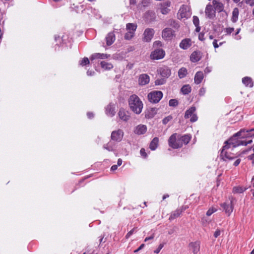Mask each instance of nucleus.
<instances>
[{"instance_id":"obj_1","label":"nucleus","mask_w":254,"mask_h":254,"mask_svg":"<svg viewBox=\"0 0 254 254\" xmlns=\"http://www.w3.org/2000/svg\"><path fill=\"white\" fill-rule=\"evenodd\" d=\"M128 103L130 108L134 113L139 114L141 112L143 103L137 96L134 94L130 96Z\"/></svg>"},{"instance_id":"obj_2","label":"nucleus","mask_w":254,"mask_h":254,"mask_svg":"<svg viewBox=\"0 0 254 254\" xmlns=\"http://www.w3.org/2000/svg\"><path fill=\"white\" fill-rule=\"evenodd\" d=\"M249 131V130H246V129H241L239 131L235 133L229 140L225 141V143L232 145L233 147H236L240 145L246 146V141L239 140V142H234L233 140L235 139V137H241L243 138L242 136L245 135L244 133L248 132Z\"/></svg>"},{"instance_id":"obj_3","label":"nucleus","mask_w":254,"mask_h":254,"mask_svg":"<svg viewBox=\"0 0 254 254\" xmlns=\"http://www.w3.org/2000/svg\"><path fill=\"white\" fill-rule=\"evenodd\" d=\"M231 144H226L225 146L223 147L220 154V157L225 161L227 160H231L234 158L237 157L239 155L237 154L232 153L227 150L230 148V145Z\"/></svg>"},{"instance_id":"obj_4","label":"nucleus","mask_w":254,"mask_h":254,"mask_svg":"<svg viewBox=\"0 0 254 254\" xmlns=\"http://www.w3.org/2000/svg\"><path fill=\"white\" fill-rule=\"evenodd\" d=\"M168 143L170 147L174 149L181 148L182 146L181 140L177 133L173 134L169 138Z\"/></svg>"},{"instance_id":"obj_5","label":"nucleus","mask_w":254,"mask_h":254,"mask_svg":"<svg viewBox=\"0 0 254 254\" xmlns=\"http://www.w3.org/2000/svg\"><path fill=\"white\" fill-rule=\"evenodd\" d=\"M163 97V93L160 91H153L148 94V100L153 103L159 102Z\"/></svg>"},{"instance_id":"obj_6","label":"nucleus","mask_w":254,"mask_h":254,"mask_svg":"<svg viewBox=\"0 0 254 254\" xmlns=\"http://www.w3.org/2000/svg\"><path fill=\"white\" fill-rule=\"evenodd\" d=\"M177 15L179 19L189 18L191 15L190 8L186 5H183L180 8Z\"/></svg>"},{"instance_id":"obj_7","label":"nucleus","mask_w":254,"mask_h":254,"mask_svg":"<svg viewBox=\"0 0 254 254\" xmlns=\"http://www.w3.org/2000/svg\"><path fill=\"white\" fill-rule=\"evenodd\" d=\"M195 108L191 107L187 110L185 114V118L188 119L190 117V121L191 122H194L197 121V117L194 113L195 111Z\"/></svg>"},{"instance_id":"obj_8","label":"nucleus","mask_w":254,"mask_h":254,"mask_svg":"<svg viewBox=\"0 0 254 254\" xmlns=\"http://www.w3.org/2000/svg\"><path fill=\"white\" fill-rule=\"evenodd\" d=\"M175 36V31L169 28H166L162 32V37L165 40H170Z\"/></svg>"},{"instance_id":"obj_9","label":"nucleus","mask_w":254,"mask_h":254,"mask_svg":"<svg viewBox=\"0 0 254 254\" xmlns=\"http://www.w3.org/2000/svg\"><path fill=\"white\" fill-rule=\"evenodd\" d=\"M124 132L121 129L113 131L111 133V139L114 141L120 142L122 140Z\"/></svg>"},{"instance_id":"obj_10","label":"nucleus","mask_w":254,"mask_h":254,"mask_svg":"<svg viewBox=\"0 0 254 254\" xmlns=\"http://www.w3.org/2000/svg\"><path fill=\"white\" fill-rule=\"evenodd\" d=\"M165 52L162 49H157L151 53L150 57L152 59L159 60L164 58Z\"/></svg>"},{"instance_id":"obj_11","label":"nucleus","mask_w":254,"mask_h":254,"mask_svg":"<svg viewBox=\"0 0 254 254\" xmlns=\"http://www.w3.org/2000/svg\"><path fill=\"white\" fill-rule=\"evenodd\" d=\"M154 34L153 29L148 28L145 29L143 33V40L146 42H149L151 41Z\"/></svg>"},{"instance_id":"obj_12","label":"nucleus","mask_w":254,"mask_h":254,"mask_svg":"<svg viewBox=\"0 0 254 254\" xmlns=\"http://www.w3.org/2000/svg\"><path fill=\"white\" fill-rule=\"evenodd\" d=\"M160 12L163 14H167L170 11L169 7L171 6V2L169 0H166L160 4Z\"/></svg>"},{"instance_id":"obj_13","label":"nucleus","mask_w":254,"mask_h":254,"mask_svg":"<svg viewBox=\"0 0 254 254\" xmlns=\"http://www.w3.org/2000/svg\"><path fill=\"white\" fill-rule=\"evenodd\" d=\"M205 13L207 18L209 19H213L215 17V10L210 4L206 5Z\"/></svg>"},{"instance_id":"obj_14","label":"nucleus","mask_w":254,"mask_h":254,"mask_svg":"<svg viewBox=\"0 0 254 254\" xmlns=\"http://www.w3.org/2000/svg\"><path fill=\"white\" fill-rule=\"evenodd\" d=\"M158 72L164 77L168 78L171 75V70L167 66H163L158 69Z\"/></svg>"},{"instance_id":"obj_15","label":"nucleus","mask_w":254,"mask_h":254,"mask_svg":"<svg viewBox=\"0 0 254 254\" xmlns=\"http://www.w3.org/2000/svg\"><path fill=\"white\" fill-rule=\"evenodd\" d=\"M221 206L223 208L225 213L227 214L228 216H229L233 209V199H232L231 200L230 204L223 203L221 204Z\"/></svg>"},{"instance_id":"obj_16","label":"nucleus","mask_w":254,"mask_h":254,"mask_svg":"<svg viewBox=\"0 0 254 254\" xmlns=\"http://www.w3.org/2000/svg\"><path fill=\"white\" fill-rule=\"evenodd\" d=\"M188 207L187 206H183L180 208L177 209L176 210L172 213L171 215L169 217V220H172L179 217L181 214V213L184 210H185Z\"/></svg>"},{"instance_id":"obj_17","label":"nucleus","mask_w":254,"mask_h":254,"mask_svg":"<svg viewBox=\"0 0 254 254\" xmlns=\"http://www.w3.org/2000/svg\"><path fill=\"white\" fill-rule=\"evenodd\" d=\"M202 57V53L198 51H194L190 56V60L193 63L198 62Z\"/></svg>"},{"instance_id":"obj_18","label":"nucleus","mask_w":254,"mask_h":254,"mask_svg":"<svg viewBox=\"0 0 254 254\" xmlns=\"http://www.w3.org/2000/svg\"><path fill=\"white\" fill-rule=\"evenodd\" d=\"M191 39L186 38L182 40L180 43V47L182 49L187 50L191 46Z\"/></svg>"},{"instance_id":"obj_19","label":"nucleus","mask_w":254,"mask_h":254,"mask_svg":"<svg viewBox=\"0 0 254 254\" xmlns=\"http://www.w3.org/2000/svg\"><path fill=\"white\" fill-rule=\"evenodd\" d=\"M149 76L146 74L140 75L138 79V83L140 85H145L149 82Z\"/></svg>"},{"instance_id":"obj_20","label":"nucleus","mask_w":254,"mask_h":254,"mask_svg":"<svg viewBox=\"0 0 254 254\" xmlns=\"http://www.w3.org/2000/svg\"><path fill=\"white\" fill-rule=\"evenodd\" d=\"M147 127L146 126L139 125L135 127L134 132L137 134L140 135L145 133Z\"/></svg>"},{"instance_id":"obj_21","label":"nucleus","mask_w":254,"mask_h":254,"mask_svg":"<svg viewBox=\"0 0 254 254\" xmlns=\"http://www.w3.org/2000/svg\"><path fill=\"white\" fill-rule=\"evenodd\" d=\"M212 4L214 6L215 11H217L219 12L222 11L224 9L223 4L217 0H213Z\"/></svg>"},{"instance_id":"obj_22","label":"nucleus","mask_w":254,"mask_h":254,"mask_svg":"<svg viewBox=\"0 0 254 254\" xmlns=\"http://www.w3.org/2000/svg\"><path fill=\"white\" fill-rule=\"evenodd\" d=\"M115 40V35L114 33L110 32L108 33L106 37V44L108 46L111 45Z\"/></svg>"},{"instance_id":"obj_23","label":"nucleus","mask_w":254,"mask_h":254,"mask_svg":"<svg viewBox=\"0 0 254 254\" xmlns=\"http://www.w3.org/2000/svg\"><path fill=\"white\" fill-rule=\"evenodd\" d=\"M118 116L120 119L124 121H127L129 120V116L127 114L126 111L121 109L118 113Z\"/></svg>"},{"instance_id":"obj_24","label":"nucleus","mask_w":254,"mask_h":254,"mask_svg":"<svg viewBox=\"0 0 254 254\" xmlns=\"http://www.w3.org/2000/svg\"><path fill=\"white\" fill-rule=\"evenodd\" d=\"M158 109L156 108H152L149 109L145 114L146 118H152L156 114Z\"/></svg>"},{"instance_id":"obj_25","label":"nucleus","mask_w":254,"mask_h":254,"mask_svg":"<svg viewBox=\"0 0 254 254\" xmlns=\"http://www.w3.org/2000/svg\"><path fill=\"white\" fill-rule=\"evenodd\" d=\"M203 78V74L202 71H198L196 73L194 76L195 83L198 84L201 83Z\"/></svg>"},{"instance_id":"obj_26","label":"nucleus","mask_w":254,"mask_h":254,"mask_svg":"<svg viewBox=\"0 0 254 254\" xmlns=\"http://www.w3.org/2000/svg\"><path fill=\"white\" fill-rule=\"evenodd\" d=\"M190 246L194 254H196L198 252H199L200 245L198 242H195L194 243H191L190 244Z\"/></svg>"},{"instance_id":"obj_27","label":"nucleus","mask_w":254,"mask_h":254,"mask_svg":"<svg viewBox=\"0 0 254 254\" xmlns=\"http://www.w3.org/2000/svg\"><path fill=\"white\" fill-rule=\"evenodd\" d=\"M109 55L106 54L95 53L92 55L90 58L91 60L96 59H105L108 58Z\"/></svg>"},{"instance_id":"obj_28","label":"nucleus","mask_w":254,"mask_h":254,"mask_svg":"<svg viewBox=\"0 0 254 254\" xmlns=\"http://www.w3.org/2000/svg\"><path fill=\"white\" fill-rule=\"evenodd\" d=\"M106 114L110 116H113L115 114V107L113 105L110 104L106 108Z\"/></svg>"},{"instance_id":"obj_29","label":"nucleus","mask_w":254,"mask_h":254,"mask_svg":"<svg viewBox=\"0 0 254 254\" xmlns=\"http://www.w3.org/2000/svg\"><path fill=\"white\" fill-rule=\"evenodd\" d=\"M159 139L158 137H154L150 143L149 148L152 150H155L158 145Z\"/></svg>"},{"instance_id":"obj_30","label":"nucleus","mask_w":254,"mask_h":254,"mask_svg":"<svg viewBox=\"0 0 254 254\" xmlns=\"http://www.w3.org/2000/svg\"><path fill=\"white\" fill-rule=\"evenodd\" d=\"M243 83L247 86L252 87L253 86V83L251 78L245 77L242 79Z\"/></svg>"},{"instance_id":"obj_31","label":"nucleus","mask_w":254,"mask_h":254,"mask_svg":"<svg viewBox=\"0 0 254 254\" xmlns=\"http://www.w3.org/2000/svg\"><path fill=\"white\" fill-rule=\"evenodd\" d=\"M239 15V9L238 8H235L232 12V21L233 22H236L238 18Z\"/></svg>"},{"instance_id":"obj_32","label":"nucleus","mask_w":254,"mask_h":254,"mask_svg":"<svg viewBox=\"0 0 254 254\" xmlns=\"http://www.w3.org/2000/svg\"><path fill=\"white\" fill-rule=\"evenodd\" d=\"M101 67L106 70H110L113 67V65L112 64L106 63L104 61L101 62Z\"/></svg>"},{"instance_id":"obj_33","label":"nucleus","mask_w":254,"mask_h":254,"mask_svg":"<svg viewBox=\"0 0 254 254\" xmlns=\"http://www.w3.org/2000/svg\"><path fill=\"white\" fill-rule=\"evenodd\" d=\"M190 136L189 135H185L180 137V140H181V143L188 144L190 140Z\"/></svg>"},{"instance_id":"obj_34","label":"nucleus","mask_w":254,"mask_h":254,"mask_svg":"<svg viewBox=\"0 0 254 254\" xmlns=\"http://www.w3.org/2000/svg\"><path fill=\"white\" fill-rule=\"evenodd\" d=\"M187 70L186 68L182 67L178 71V75L180 78H183L186 76Z\"/></svg>"},{"instance_id":"obj_35","label":"nucleus","mask_w":254,"mask_h":254,"mask_svg":"<svg viewBox=\"0 0 254 254\" xmlns=\"http://www.w3.org/2000/svg\"><path fill=\"white\" fill-rule=\"evenodd\" d=\"M137 25L133 23H128L127 24V29L128 31H131L133 33L136 30Z\"/></svg>"},{"instance_id":"obj_36","label":"nucleus","mask_w":254,"mask_h":254,"mask_svg":"<svg viewBox=\"0 0 254 254\" xmlns=\"http://www.w3.org/2000/svg\"><path fill=\"white\" fill-rule=\"evenodd\" d=\"M181 91L184 94H188L190 92L191 88L189 85H185L182 87Z\"/></svg>"},{"instance_id":"obj_37","label":"nucleus","mask_w":254,"mask_h":254,"mask_svg":"<svg viewBox=\"0 0 254 254\" xmlns=\"http://www.w3.org/2000/svg\"><path fill=\"white\" fill-rule=\"evenodd\" d=\"M168 25L175 28H178L179 27L178 23L174 19H169L168 22Z\"/></svg>"},{"instance_id":"obj_38","label":"nucleus","mask_w":254,"mask_h":254,"mask_svg":"<svg viewBox=\"0 0 254 254\" xmlns=\"http://www.w3.org/2000/svg\"><path fill=\"white\" fill-rule=\"evenodd\" d=\"M151 1V0H141V3L139 4H141L143 7H147L150 4Z\"/></svg>"},{"instance_id":"obj_39","label":"nucleus","mask_w":254,"mask_h":254,"mask_svg":"<svg viewBox=\"0 0 254 254\" xmlns=\"http://www.w3.org/2000/svg\"><path fill=\"white\" fill-rule=\"evenodd\" d=\"M166 82V80L164 78L158 79L155 80V84L156 85H163Z\"/></svg>"},{"instance_id":"obj_40","label":"nucleus","mask_w":254,"mask_h":254,"mask_svg":"<svg viewBox=\"0 0 254 254\" xmlns=\"http://www.w3.org/2000/svg\"><path fill=\"white\" fill-rule=\"evenodd\" d=\"M134 36V33L131 31H128L125 36V38L127 40L131 39Z\"/></svg>"},{"instance_id":"obj_41","label":"nucleus","mask_w":254,"mask_h":254,"mask_svg":"<svg viewBox=\"0 0 254 254\" xmlns=\"http://www.w3.org/2000/svg\"><path fill=\"white\" fill-rule=\"evenodd\" d=\"M169 104L170 106L176 107L178 105V101L176 99H171Z\"/></svg>"},{"instance_id":"obj_42","label":"nucleus","mask_w":254,"mask_h":254,"mask_svg":"<svg viewBox=\"0 0 254 254\" xmlns=\"http://www.w3.org/2000/svg\"><path fill=\"white\" fill-rule=\"evenodd\" d=\"M103 148L104 149H107V150L110 151L113 150V146L111 145V144L110 142H109L108 143L106 144H104L103 146Z\"/></svg>"},{"instance_id":"obj_43","label":"nucleus","mask_w":254,"mask_h":254,"mask_svg":"<svg viewBox=\"0 0 254 254\" xmlns=\"http://www.w3.org/2000/svg\"><path fill=\"white\" fill-rule=\"evenodd\" d=\"M244 190L242 187H235L233 188V191L235 193H242Z\"/></svg>"},{"instance_id":"obj_44","label":"nucleus","mask_w":254,"mask_h":254,"mask_svg":"<svg viewBox=\"0 0 254 254\" xmlns=\"http://www.w3.org/2000/svg\"><path fill=\"white\" fill-rule=\"evenodd\" d=\"M89 64V61L87 58H84L81 62L80 65H84Z\"/></svg>"},{"instance_id":"obj_45","label":"nucleus","mask_w":254,"mask_h":254,"mask_svg":"<svg viewBox=\"0 0 254 254\" xmlns=\"http://www.w3.org/2000/svg\"><path fill=\"white\" fill-rule=\"evenodd\" d=\"M246 130H249V131L248 132H247V134H245L244 135V136H242L243 138H247V137H252L253 136H254V134H251L250 132L251 131H254V128H252L250 130H248V129H246Z\"/></svg>"},{"instance_id":"obj_46","label":"nucleus","mask_w":254,"mask_h":254,"mask_svg":"<svg viewBox=\"0 0 254 254\" xmlns=\"http://www.w3.org/2000/svg\"><path fill=\"white\" fill-rule=\"evenodd\" d=\"M172 119V117L171 116H169L166 118H165L163 121V124L164 125L167 124L170 121H171Z\"/></svg>"},{"instance_id":"obj_47","label":"nucleus","mask_w":254,"mask_h":254,"mask_svg":"<svg viewBox=\"0 0 254 254\" xmlns=\"http://www.w3.org/2000/svg\"><path fill=\"white\" fill-rule=\"evenodd\" d=\"M217 209L214 208H210L206 212V215L207 216H210L212 213L216 211Z\"/></svg>"},{"instance_id":"obj_48","label":"nucleus","mask_w":254,"mask_h":254,"mask_svg":"<svg viewBox=\"0 0 254 254\" xmlns=\"http://www.w3.org/2000/svg\"><path fill=\"white\" fill-rule=\"evenodd\" d=\"M234 31V28H231V27L226 28H225V32L227 34H231V33H232Z\"/></svg>"},{"instance_id":"obj_49","label":"nucleus","mask_w":254,"mask_h":254,"mask_svg":"<svg viewBox=\"0 0 254 254\" xmlns=\"http://www.w3.org/2000/svg\"><path fill=\"white\" fill-rule=\"evenodd\" d=\"M163 247H164V244H160L159 245L158 248L154 251V253L158 254L160 252V250L163 248Z\"/></svg>"},{"instance_id":"obj_50","label":"nucleus","mask_w":254,"mask_h":254,"mask_svg":"<svg viewBox=\"0 0 254 254\" xmlns=\"http://www.w3.org/2000/svg\"><path fill=\"white\" fill-rule=\"evenodd\" d=\"M193 22L195 26H197L199 24V19L197 16H194L193 17Z\"/></svg>"},{"instance_id":"obj_51","label":"nucleus","mask_w":254,"mask_h":254,"mask_svg":"<svg viewBox=\"0 0 254 254\" xmlns=\"http://www.w3.org/2000/svg\"><path fill=\"white\" fill-rule=\"evenodd\" d=\"M134 228L131 230L129 232L127 233L126 237L127 239L134 232Z\"/></svg>"},{"instance_id":"obj_52","label":"nucleus","mask_w":254,"mask_h":254,"mask_svg":"<svg viewBox=\"0 0 254 254\" xmlns=\"http://www.w3.org/2000/svg\"><path fill=\"white\" fill-rule=\"evenodd\" d=\"M140 154L143 157H146L147 155V154L145 152V150L144 148H141L140 149Z\"/></svg>"},{"instance_id":"obj_53","label":"nucleus","mask_w":254,"mask_h":254,"mask_svg":"<svg viewBox=\"0 0 254 254\" xmlns=\"http://www.w3.org/2000/svg\"><path fill=\"white\" fill-rule=\"evenodd\" d=\"M220 235V231L219 230H217L214 234V236L215 237V238H217V237H218L219 235Z\"/></svg>"},{"instance_id":"obj_54","label":"nucleus","mask_w":254,"mask_h":254,"mask_svg":"<svg viewBox=\"0 0 254 254\" xmlns=\"http://www.w3.org/2000/svg\"><path fill=\"white\" fill-rule=\"evenodd\" d=\"M144 247V244H141L140 247L136 250H135L134 251V253H137L139 251L141 250L143 247Z\"/></svg>"},{"instance_id":"obj_55","label":"nucleus","mask_w":254,"mask_h":254,"mask_svg":"<svg viewBox=\"0 0 254 254\" xmlns=\"http://www.w3.org/2000/svg\"><path fill=\"white\" fill-rule=\"evenodd\" d=\"M154 46L158 47L161 46V43L159 41H156L154 43Z\"/></svg>"},{"instance_id":"obj_56","label":"nucleus","mask_w":254,"mask_h":254,"mask_svg":"<svg viewBox=\"0 0 254 254\" xmlns=\"http://www.w3.org/2000/svg\"><path fill=\"white\" fill-rule=\"evenodd\" d=\"M154 234L152 235L150 237H146L144 240V242H147L148 240H152L154 238Z\"/></svg>"},{"instance_id":"obj_57","label":"nucleus","mask_w":254,"mask_h":254,"mask_svg":"<svg viewBox=\"0 0 254 254\" xmlns=\"http://www.w3.org/2000/svg\"><path fill=\"white\" fill-rule=\"evenodd\" d=\"M213 45L215 48H217L219 47V45L217 44V41L216 40H214L213 42Z\"/></svg>"},{"instance_id":"obj_58","label":"nucleus","mask_w":254,"mask_h":254,"mask_svg":"<svg viewBox=\"0 0 254 254\" xmlns=\"http://www.w3.org/2000/svg\"><path fill=\"white\" fill-rule=\"evenodd\" d=\"M248 157L250 160H252V163L254 164V154L250 155Z\"/></svg>"},{"instance_id":"obj_59","label":"nucleus","mask_w":254,"mask_h":254,"mask_svg":"<svg viewBox=\"0 0 254 254\" xmlns=\"http://www.w3.org/2000/svg\"><path fill=\"white\" fill-rule=\"evenodd\" d=\"M240 162H241V159H237L235 161V162H234V165L235 166H238L240 164Z\"/></svg>"},{"instance_id":"obj_60","label":"nucleus","mask_w":254,"mask_h":254,"mask_svg":"<svg viewBox=\"0 0 254 254\" xmlns=\"http://www.w3.org/2000/svg\"><path fill=\"white\" fill-rule=\"evenodd\" d=\"M198 38L201 41H203L204 38V35L203 34H199V36H198Z\"/></svg>"},{"instance_id":"obj_61","label":"nucleus","mask_w":254,"mask_h":254,"mask_svg":"<svg viewBox=\"0 0 254 254\" xmlns=\"http://www.w3.org/2000/svg\"><path fill=\"white\" fill-rule=\"evenodd\" d=\"M117 168H118V165H114L111 167V169L112 171H115L117 169Z\"/></svg>"},{"instance_id":"obj_62","label":"nucleus","mask_w":254,"mask_h":254,"mask_svg":"<svg viewBox=\"0 0 254 254\" xmlns=\"http://www.w3.org/2000/svg\"><path fill=\"white\" fill-rule=\"evenodd\" d=\"M130 4H135L136 3V0H129Z\"/></svg>"},{"instance_id":"obj_63","label":"nucleus","mask_w":254,"mask_h":254,"mask_svg":"<svg viewBox=\"0 0 254 254\" xmlns=\"http://www.w3.org/2000/svg\"><path fill=\"white\" fill-rule=\"evenodd\" d=\"M117 163L118 166H120L122 163V160L121 159H119Z\"/></svg>"},{"instance_id":"obj_64","label":"nucleus","mask_w":254,"mask_h":254,"mask_svg":"<svg viewBox=\"0 0 254 254\" xmlns=\"http://www.w3.org/2000/svg\"><path fill=\"white\" fill-rule=\"evenodd\" d=\"M87 116L89 118H91L93 117V114L91 113H88Z\"/></svg>"}]
</instances>
